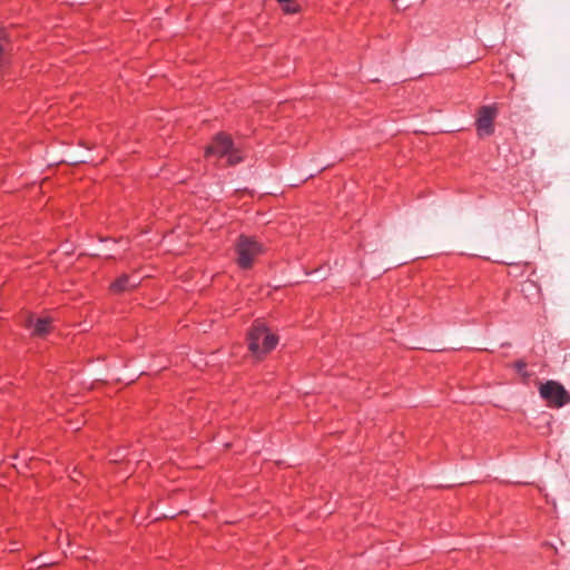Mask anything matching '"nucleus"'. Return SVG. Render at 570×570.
Returning a JSON list of instances; mask_svg holds the SVG:
<instances>
[{
    "label": "nucleus",
    "instance_id": "4",
    "mask_svg": "<svg viewBox=\"0 0 570 570\" xmlns=\"http://www.w3.org/2000/svg\"><path fill=\"white\" fill-rule=\"evenodd\" d=\"M539 393L551 406L561 407L570 402V394L556 381H548L541 384Z\"/></svg>",
    "mask_w": 570,
    "mask_h": 570
},
{
    "label": "nucleus",
    "instance_id": "2",
    "mask_svg": "<svg viewBox=\"0 0 570 570\" xmlns=\"http://www.w3.org/2000/svg\"><path fill=\"white\" fill-rule=\"evenodd\" d=\"M207 156L227 157V161L230 165L238 164L242 160V156L238 155V150L235 148L232 139L224 135L218 134L213 144L206 149Z\"/></svg>",
    "mask_w": 570,
    "mask_h": 570
},
{
    "label": "nucleus",
    "instance_id": "7",
    "mask_svg": "<svg viewBox=\"0 0 570 570\" xmlns=\"http://www.w3.org/2000/svg\"><path fill=\"white\" fill-rule=\"evenodd\" d=\"M130 281V277L128 275H122L118 279H116L111 284V288L114 292H124L127 291L128 282Z\"/></svg>",
    "mask_w": 570,
    "mask_h": 570
},
{
    "label": "nucleus",
    "instance_id": "8",
    "mask_svg": "<svg viewBox=\"0 0 570 570\" xmlns=\"http://www.w3.org/2000/svg\"><path fill=\"white\" fill-rule=\"evenodd\" d=\"M2 40H6V35L3 31H0V75L8 63V58L6 56V48L2 45Z\"/></svg>",
    "mask_w": 570,
    "mask_h": 570
},
{
    "label": "nucleus",
    "instance_id": "5",
    "mask_svg": "<svg viewBox=\"0 0 570 570\" xmlns=\"http://www.w3.org/2000/svg\"><path fill=\"white\" fill-rule=\"evenodd\" d=\"M497 110L494 107L484 106L480 109L476 120L478 131L480 136H489L493 132V120Z\"/></svg>",
    "mask_w": 570,
    "mask_h": 570
},
{
    "label": "nucleus",
    "instance_id": "10",
    "mask_svg": "<svg viewBox=\"0 0 570 570\" xmlns=\"http://www.w3.org/2000/svg\"><path fill=\"white\" fill-rule=\"evenodd\" d=\"M130 281L128 282L127 289L135 288L139 285L140 278L136 275L129 276Z\"/></svg>",
    "mask_w": 570,
    "mask_h": 570
},
{
    "label": "nucleus",
    "instance_id": "9",
    "mask_svg": "<svg viewBox=\"0 0 570 570\" xmlns=\"http://www.w3.org/2000/svg\"><path fill=\"white\" fill-rule=\"evenodd\" d=\"M302 11V6L295 0H287V14L298 13Z\"/></svg>",
    "mask_w": 570,
    "mask_h": 570
},
{
    "label": "nucleus",
    "instance_id": "12",
    "mask_svg": "<svg viewBox=\"0 0 570 570\" xmlns=\"http://www.w3.org/2000/svg\"><path fill=\"white\" fill-rule=\"evenodd\" d=\"M524 367H525V363L522 361H520L515 364V368L518 372H522L524 370Z\"/></svg>",
    "mask_w": 570,
    "mask_h": 570
},
{
    "label": "nucleus",
    "instance_id": "1",
    "mask_svg": "<svg viewBox=\"0 0 570 570\" xmlns=\"http://www.w3.org/2000/svg\"><path fill=\"white\" fill-rule=\"evenodd\" d=\"M248 348L256 358L272 351L277 344V337L263 323L253 325L248 333Z\"/></svg>",
    "mask_w": 570,
    "mask_h": 570
},
{
    "label": "nucleus",
    "instance_id": "6",
    "mask_svg": "<svg viewBox=\"0 0 570 570\" xmlns=\"http://www.w3.org/2000/svg\"><path fill=\"white\" fill-rule=\"evenodd\" d=\"M26 325L33 335L38 336H45L50 331V320L47 317L35 318L30 316Z\"/></svg>",
    "mask_w": 570,
    "mask_h": 570
},
{
    "label": "nucleus",
    "instance_id": "11",
    "mask_svg": "<svg viewBox=\"0 0 570 570\" xmlns=\"http://www.w3.org/2000/svg\"><path fill=\"white\" fill-rule=\"evenodd\" d=\"M130 281L128 282L127 289L135 288L139 285L140 278L136 275L129 276Z\"/></svg>",
    "mask_w": 570,
    "mask_h": 570
},
{
    "label": "nucleus",
    "instance_id": "13",
    "mask_svg": "<svg viewBox=\"0 0 570 570\" xmlns=\"http://www.w3.org/2000/svg\"><path fill=\"white\" fill-rule=\"evenodd\" d=\"M281 4L285 3V0H277Z\"/></svg>",
    "mask_w": 570,
    "mask_h": 570
},
{
    "label": "nucleus",
    "instance_id": "3",
    "mask_svg": "<svg viewBox=\"0 0 570 570\" xmlns=\"http://www.w3.org/2000/svg\"><path fill=\"white\" fill-rule=\"evenodd\" d=\"M237 263L242 268H248L255 257L262 253V245L248 236H239L236 244Z\"/></svg>",
    "mask_w": 570,
    "mask_h": 570
}]
</instances>
